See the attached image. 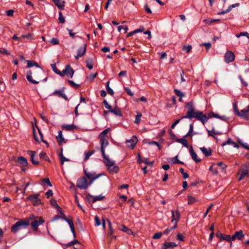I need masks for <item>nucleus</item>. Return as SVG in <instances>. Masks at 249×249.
<instances>
[{
	"mask_svg": "<svg viewBox=\"0 0 249 249\" xmlns=\"http://www.w3.org/2000/svg\"><path fill=\"white\" fill-rule=\"evenodd\" d=\"M185 108L187 109L188 111L184 116H181V119L196 118L201 123H204L206 121V114L200 111H196L195 107L193 100L190 102L185 103Z\"/></svg>",
	"mask_w": 249,
	"mask_h": 249,
	"instance_id": "nucleus-1",
	"label": "nucleus"
},
{
	"mask_svg": "<svg viewBox=\"0 0 249 249\" xmlns=\"http://www.w3.org/2000/svg\"><path fill=\"white\" fill-rule=\"evenodd\" d=\"M104 163L110 174L117 173L119 171V167L115 165V161L110 160L108 157L103 159Z\"/></svg>",
	"mask_w": 249,
	"mask_h": 249,
	"instance_id": "nucleus-2",
	"label": "nucleus"
},
{
	"mask_svg": "<svg viewBox=\"0 0 249 249\" xmlns=\"http://www.w3.org/2000/svg\"><path fill=\"white\" fill-rule=\"evenodd\" d=\"M29 224V221L28 220L18 221L12 226L11 231L15 233L21 228H25Z\"/></svg>",
	"mask_w": 249,
	"mask_h": 249,
	"instance_id": "nucleus-3",
	"label": "nucleus"
},
{
	"mask_svg": "<svg viewBox=\"0 0 249 249\" xmlns=\"http://www.w3.org/2000/svg\"><path fill=\"white\" fill-rule=\"evenodd\" d=\"M39 195V193L31 195L26 198V200L30 201L32 204L35 206H38L41 203V199L38 198Z\"/></svg>",
	"mask_w": 249,
	"mask_h": 249,
	"instance_id": "nucleus-4",
	"label": "nucleus"
},
{
	"mask_svg": "<svg viewBox=\"0 0 249 249\" xmlns=\"http://www.w3.org/2000/svg\"><path fill=\"white\" fill-rule=\"evenodd\" d=\"M249 172V166L246 164L242 165L241 169L238 173V175L239 176L238 179L239 181L242 180Z\"/></svg>",
	"mask_w": 249,
	"mask_h": 249,
	"instance_id": "nucleus-5",
	"label": "nucleus"
},
{
	"mask_svg": "<svg viewBox=\"0 0 249 249\" xmlns=\"http://www.w3.org/2000/svg\"><path fill=\"white\" fill-rule=\"evenodd\" d=\"M76 186L80 189H86L88 187V182L87 178L85 177L79 178L77 181Z\"/></svg>",
	"mask_w": 249,
	"mask_h": 249,
	"instance_id": "nucleus-6",
	"label": "nucleus"
},
{
	"mask_svg": "<svg viewBox=\"0 0 249 249\" xmlns=\"http://www.w3.org/2000/svg\"><path fill=\"white\" fill-rule=\"evenodd\" d=\"M65 89V87H62L61 89L57 90H55L51 94V96H56L59 98H62L64 99L66 101H68L69 99L66 95L64 93V91Z\"/></svg>",
	"mask_w": 249,
	"mask_h": 249,
	"instance_id": "nucleus-7",
	"label": "nucleus"
},
{
	"mask_svg": "<svg viewBox=\"0 0 249 249\" xmlns=\"http://www.w3.org/2000/svg\"><path fill=\"white\" fill-rule=\"evenodd\" d=\"M237 116L244 120L249 121V105L245 108L242 109L239 112H238Z\"/></svg>",
	"mask_w": 249,
	"mask_h": 249,
	"instance_id": "nucleus-8",
	"label": "nucleus"
},
{
	"mask_svg": "<svg viewBox=\"0 0 249 249\" xmlns=\"http://www.w3.org/2000/svg\"><path fill=\"white\" fill-rule=\"evenodd\" d=\"M101 143V152L103 159L108 156L105 154V147L108 144V141L107 138H100Z\"/></svg>",
	"mask_w": 249,
	"mask_h": 249,
	"instance_id": "nucleus-9",
	"label": "nucleus"
},
{
	"mask_svg": "<svg viewBox=\"0 0 249 249\" xmlns=\"http://www.w3.org/2000/svg\"><path fill=\"white\" fill-rule=\"evenodd\" d=\"M61 72L64 74V76L66 75L68 77L72 78L73 76L74 71L70 64H68L65 66V69Z\"/></svg>",
	"mask_w": 249,
	"mask_h": 249,
	"instance_id": "nucleus-10",
	"label": "nucleus"
},
{
	"mask_svg": "<svg viewBox=\"0 0 249 249\" xmlns=\"http://www.w3.org/2000/svg\"><path fill=\"white\" fill-rule=\"evenodd\" d=\"M45 221L41 217L38 218V219L33 220L30 224L32 229L34 231H37L39 225L44 223Z\"/></svg>",
	"mask_w": 249,
	"mask_h": 249,
	"instance_id": "nucleus-11",
	"label": "nucleus"
},
{
	"mask_svg": "<svg viewBox=\"0 0 249 249\" xmlns=\"http://www.w3.org/2000/svg\"><path fill=\"white\" fill-rule=\"evenodd\" d=\"M172 213V222L175 221V224H177V226L178 225V223L180 219V214L178 211V210H177L176 211L171 210V211Z\"/></svg>",
	"mask_w": 249,
	"mask_h": 249,
	"instance_id": "nucleus-12",
	"label": "nucleus"
},
{
	"mask_svg": "<svg viewBox=\"0 0 249 249\" xmlns=\"http://www.w3.org/2000/svg\"><path fill=\"white\" fill-rule=\"evenodd\" d=\"M215 236L217 238H219L220 241L225 240L230 242L231 245L232 244L231 243V236L230 235L223 234L219 231L215 233Z\"/></svg>",
	"mask_w": 249,
	"mask_h": 249,
	"instance_id": "nucleus-13",
	"label": "nucleus"
},
{
	"mask_svg": "<svg viewBox=\"0 0 249 249\" xmlns=\"http://www.w3.org/2000/svg\"><path fill=\"white\" fill-rule=\"evenodd\" d=\"M225 61L226 63H230L234 61L235 56L234 53L231 51H227L224 56Z\"/></svg>",
	"mask_w": 249,
	"mask_h": 249,
	"instance_id": "nucleus-14",
	"label": "nucleus"
},
{
	"mask_svg": "<svg viewBox=\"0 0 249 249\" xmlns=\"http://www.w3.org/2000/svg\"><path fill=\"white\" fill-rule=\"evenodd\" d=\"M104 112L105 114H107L108 112H111L118 116H122L123 115L122 112L120 108L117 106H115V107L113 108L111 107V109H109L108 111L104 110Z\"/></svg>",
	"mask_w": 249,
	"mask_h": 249,
	"instance_id": "nucleus-15",
	"label": "nucleus"
},
{
	"mask_svg": "<svg viewBox=\"0 0 249 249\" xmlns=\"http://www.w3.org/2000/svg\"><path fill=\"white\" fill-rule=\"evenodd\" d=\"M27 153L31 156V161L32 163L34 165L38 164L39 162L37 160V158H36V159L35 158L36 152L34 151L28 150Z\"/></svg>",
	"mask_w": 249,
	"mask_h": 249,
	"instance_id": "nucleus-16",
	"label": "nucleus"
},
{
	"mask_svg": "<svg viewBox=\"0 0 249 249\" xmlns=\"http://www.w3.org/2000/svg\"><path fill=\"white\" fill-rule=\"evenodd\" d=\"M189 152L192 159L194 161H195L196 163H199L201 161V160L197 158V156L193 150L192 146H191Z\"/></svg>",
	"mask_w": 249,
	"mask_h": 249,
	"instance_id": "nucleus-17",
	"label": "nucleus"
},
{
	"mask_svg": "<svg viewBox=\"0 0 249 249\" xmlns=\"http://www.w3.org/2000/svg\"><path fill=\"white\" fill-rule=\"evenodd\" d=\"M16 162L22 165L24 167L27 166L28 165L27 160L22 156L18 157L16 160Z\"/></svg>",
	"mask_w": 249,
	"mask_h": 249,
	"instance_id": "nucleus-18",
	"label": "nucleus"
},
{
	"mask_svg": "<svg viewBox=\"0 0 249 249\" xmlns=\"http://www.w3.org/2000/svg\"><path fill=\"white\" fill-rule=\"evenodd\" d=\"M177 246L175 242H164L161 247V249H168L169 248H174Z\"/></svg>",
	"mask_w": 249,
	"mask_h": 249,
	"instance_id": "nucleus-19",
	"label": "nucleus"
},
{
	"mask_svg": "<svg viewBox=\"0 0 249 249\" xmlns=\"http://www.w3.org/2000/svg\"><path fill=\"white\" fill-rule=\"evenodd\" d=\"M200 150L206 157L212 155V150L210 147L208 148V149L205 147H200Z\"/></svg>",
	"mask_w": 249,
	"mask_h": 249,
	"instance_id": "nucleus-20",
	"label": "nucleus"
},
{
	"mask_svg": "<svg viewBox=\"0 0 249 249\" xmlns=\"http://www.w3.org/2000/svg\"><path fill=\"white\" fill-rule=\"evenodd\" d=\"M32 72L31 71H28L26 73V78L28 81L34 84H38L39 82L34 80L32 76Z\"/></svg>",
	"mask_w": 249,
	"mask_h": 249,
	"instance_id": "nucleus-21",
	"label": "nucleus"
},
{
	"mask_svg": "<svg viewBox=\"0 0 249 249\" xmlns=\"http://www.w3.org/2000/svg\"><path fill=\"white\" fill-rule=\"evenodd\" d=\"M53 2L54 3L55 5L60 10H63L64 9L65 3V1H59L58 0H53Z\"/></svg>",
	"mask_w": 249,
	"mask_h": 249,
	"instance_id": "nucleus-22",
	"label": "nucleus"
},
{
	"mask_svg": "<svg viewBox=\"0 0 249 249\" xmlns=\"http://www.w3.org/2000/svg\"><path fill=\"white\" fill-rule=\"evenodd\" d=\"M77 128V126L74 124H65L62 126V128L66 131H73Z\"/></svg>",
	"mask_w": 249,
	"mask_h": 249,
	"instance_id": "nucleus-23",
	"label": "nucleus"
},
{
	"mask_svg": "<svg viewBox=\"0 0 249 249\" xmlns=\"http://www.w3.org/2000/svg\"><path fill=\"white\" fill-rule=\"evenodd\" d=\"M119 230L127 233L129 235L132 234L133 233L132 231L124 225H121V226L119 227Z\"/></svg>",
	"mask_w": 249,
	"mask_h": 249,
	"instance_id": "nucleus-24",
	"label": "nucleus"
},
{
	"mask_svg": "<svg viewBox=\"0 0 249 249\" xmlns=\"http://www.w3.org/2000/svg\"><path fill=\"white\" fill-rule=\"evenodd\" d=\"M138 162L139 163H142V162H143L144 163H145L146 164H149L151 166H152L153 163H154V161H151V162H149L148 161V159H145V160H141V154L140 153H139L138 154Z\"/></svg>",
	"mask_w": 249,
	"mask_h": 249,
	"instance_id": "nucleus-25",
	"label": "nucleus"
},
{
	"mask_svg": "<svg viewBox=\"0 0 249 249\" xmlns=\"http://www.w3.org/2000/svg\"><path fill=\"white\" fill-rule=\"evenodd\" d=\"M86 44H84L83 46L80 47L77 50V54L79 56H83L86 53Z\"/></svg>",
	"mask_w": 249,
	"mask_h": 249,
	"instance_id": "nucleus-26",
	"label": "nucleus"
},
{
	"mask_svg": "<svg viewBox=\"0 0 249 249\" xmlns=\"http://www.w3.org/2000/svg\"><path fill=\"white\" fill-rule=\"evenodd\" d=\"M27 68H31L34 66L36 67V68H41L40 67V66L38 65V64L36 62V61H33V60H27Z\"/></svg>",
	"mask_w": 249,
	"mask_h": 249,
	"instance_id": "nucleus-27",
	"label": "nucleus"
},
{
	"mask_svg": "<svg viewBox=\"0 0 249 249\" xmlns=\"http://www.w3.org/2000/svg\"><path fill=\"white\" fill-rule=\"evenodd\" d=\"M60 159V163L62 165L64 164L65 161H70V160L68 158H66L63 156V148H61L60 153L58 154Z\"/></svg>",
	"mask_w": 249,
	"mask_h": 249,
	"instance_id": "nucleus-28",
	"label": "nucleus"
},
{
	"mask_svg": "<svg viewBox=\"0 0 249 249\" xmlns=\"http://www.w3.org/2000/svg\"><path fill=\"white\" fill-rule=\"evenodd\" d=\"M86 67L89 69L91 70L93 68V60L92 58H88L86 61Z\"/></svg>",
	"mask_w": 249,
	"mask_h": 249,
	"instance_id": "nucleus-29",
	"label": "nucleus"
},
{
	"mask_svg": "<svg viewBox=\"0 0 249 249\" xmlns=\"http://www.w3.org/2000/svg\"><path fill=\"white\" fill-rule=\"evenodd\" d=\"M127 146L131 149H133L136 145V142L133 140H128L126 141Z\"/></svg>",
	"mask_w": 249,
	"mask_h": 249,
	"instance_id": "nucleus-30",
	"label": "nucleus"
},
{
	"mask_svg": "<svg viewBox=\"0 0 249 249\" xmlns=\"http://www.w3.org/2000/svg\"><path fill=\"white\" fill-rule=\"evenodd\" d=\"M184 138L176 139V142L181 143L184 147L188 148L189 146L188 142Z\"/></svg>",
	"mask_w": 249,
	"mask_h": 249,
	"instance_id": "nucleus-31",
	"label": "nucleus"
},
{
	"mask_svg": "<svg viewBox=\"0 0 249 249\" xmlns=\"http://www.w3.org/2000/svg\"><path fill=\"white\" fill-rule=\"evenodd\" d=\"M193 130H194V126H193V124H191L189 125V131L188 132L187 134L184 136V137L186 138V137H187L189 136H190L192 137L194 135L196 134V133H193Z\"/></svg>",
	"mask_w": 249,
	"mask_h": 249,
	"instance_id": "nucleus-32",
	"label": "nucleus"
},
{
	"mask_svg": "<svg viewBox=\"0 0 249 249\" xmlns=\"http://www.w3.org/2000/svg\"><path fill=\"white\" fill-rule=\"evenodd\" d=\"M56 139L59 145H61L62 142L64 141V138L62 136V132L61 130L58 131V135L56 137Z\"/></svg>",
	"mask_w": 249,
	"mask_h": 249,
	"instance_id": "nucleus-33",
	"label": "nucleus"
},
{
	"mask_svg": "<svg viewBox=\"0 0 249 249\" xmlns=\"http://www.w3.org/2000/svg\"><path fill=\"white\" fill-rule=\"evenodd\" d=\"M84 173L85 174V176L86 177L89 179V178H94V177H96L97 175L95 174V173L94 172H88L86 170H84Z\"/></svg>",
	"mask_w": 249,
	"mask_h": 249,
	"instance_id": "nucleus-34",
	"label": "nucleus"
},
{
	"mask_svg": "<svg viewBox=\"0 0 249 249\" xmlns=\"http://www.w3.org/2000/svg\"><path fill=\"white\" fill-rule=\"evenodd\" d=\"M51 67L52 68L53 70L55 73L59 75L61 77H64V74L57 69L55 64H52Z\"/></svg>",
	"mask_w": 249,
	"mask_h": 249,
	"instance_id": "nucleus-35",
	"label": "nucleus"
},
{
	"mask_svg": "<svg viewBox=\"0 0 249 249\" xmlns=\"http://www.w3.org/2000/svg\"><path fill=\"white\" fill-rule=\"evenodd\" d=\"M215 165L219 166V169L221 170L222 172H225L226 169L227 167V165L224 164L223 162H219L216 164H215Z\"/></svg>",
	"mask_w": 249,
	"mask_h": 249,
	"instance_id": "nucleus-36",
	"label": "nucleus"
},
{
	"mask_svg": "<svg viewBox=\"0 0 249 249\" xmlns=\"http://www.w3.org/2000/svg\"><path fill=\"white\" fill-rule=\"evenodd\" d=\"M110 128H107V129H105L99 135V138H107V135L108 133V132L110 131Z\"/></svg>",
	"mask_w": 249,
	"mask_h": 249,
	"instance_id": "nucleus-37",
	"label": "nucleus"
},
{
	"mask_svg": "<svg viewBox=\"0 0 249 249\" xmlns=\"http://www.w3.org/2000/svg\"><path fill=\"white\" fill-rule=\"evenodd\" d=\"M104 198H105V196H102V195L93 196V197L91 200V203H95L97 201H100V200L104 199Z\"/></svg>",
	"mask_w": 249,
	"mask_h": 249,
	"instance_id": "nucleus-38",
	"label": "nucleus"
},
{
	"mask_svg": "<svg viewBox=\"0 0 249 249\" xmlns=\"http://www.w3.org/2000/svg\"><path fill=\"white\" fill-rule=\"evenodd\" d=\"M235 234L237 239L239 240H241L242 238L244 237V234H243V232L242 230L236 231L235 232Z\"/></svg>",
	"mask_w": 249,
	"mask_h": 249,
	"instance_id": "nucleus-39",
	"label": "nucleus"
},
{
	"mask_svg": "<svg viewBox=\"0 0 249 249\" xmlns=\"http://www.w3.org/2000/svg\"><path fill=\"white\" fill-rule=\"evenodd\" d=\"M188 205H192L194 203H195L196 202L197 200L196 199L192 196H188Z\"/></svg>",
	"mask_w": 249,
	"mask_h": 249,
	"instance_id": "nucleus-40",
	"label": "nucleus"
},
{
	"mask_svg": "<svg viewBox=\"0 0 249 249\" xmlns=\"http://www.w3.org/2000/svg\"><path fill=\"white\" fill-rule=\"evenodd\" d=\"M36 126L38 129V133H39V136L40 137V138L41 139V141L43 142H44V143H45L47 147H48L49 146V144L48 142L46 140H44L43 139V135L42 133L41 132V131L40 130V129L37 127V126L36 125Z\"/></svg>",
	"mask_w": 249,
	"mask_h": 249,
	"instance_id": "nucleus-41",
	"label": "nucleus"
},
{
	"mask_svg": "<svg viewBox=\"0 0 249 249\" xmlns=\"http://www.w3.org/2000/svg\"><path fill=\"white\" fill-rule=\"evenodd\" d=\"M67 81L68 83L70 84V85L72 88H74L75 89H78L80 87V85L75 83L72 80L68 79Z\"/></svg>",
	"mask_w": 249,
	"mask_h": 249,
	"instance_id": "nucleus-42",
	"label": "nucleus"
},
{
	"mask_svg": "<svg viewBox=\"0 0 249 249\" xmlns=\"http://www.w3.org/2000/svg\"><path fill=\"white\" fill-rule=\"evenodd\" d=\"M95 152L94 150L91 151L86 152L85 153L84 161L87 160L90 156H91Z\"/></svg>",
	"mask_w": 249,
	"mask_h": 249,
	"instance_id": "nucleus-43",
	"label": "nucleus"
},
{
	"mask_svg": "<svg viewBox=\"0 0 249 249\" xmlns=\"http://www.w3.org/2000/svg\"><path fill=\"white\" fill-rule=\"evenodd\" d=\"M177 227V224H174V225L171 228H167L163 232V234H168L171 231L175 230Z\"/></svg>",
	"mask_w": 249,
	"mask_h": 249,
	"instance_id": "nucleus-44",
	"label": "nucleus"
},
{
	"mask_svg": "<svg viewBox=\"0 0 249 249\" xmlns=\"http://www.w3.org/2000/svg\"><path fill=\"white\" fill-rule=\"evenodd\" d=\"M172 162L174 164H184V163L183 161L179 160L178 159V155L176 156L172 160Z\"/></svg>",
	"mask_w": 249,
	"mask_h": 249,
	"instance_id": "nucleus-45",
	"label": "nucleus"
},
{
	"mask_svg": "<svg viewBox=\"0 0 249 249\" xmlns=\"http://www.w3.org/2000/svg\"><path fill=\"white\" fill-rule=\"evenodd\" d=\"M102 175H103V174L99 173V174H97L96 176V177H94V178H89V181L88 182V186L91 185L94 180L97 179L98 178H99L100 177L102 176Z\"/></svg>",
	"mask_w": 249,
	"mask_h": 249,
	"instance_id": "nucleus-46",
	"label": "nucleus"
},
{
	"mask_svg": "<svg viewBox=\"0 0 249 249\" xmlns=\"http://www.w3.org/2000/svg\"><path fill=\"white\" fill-rule=\"evenodd\" d=\"M109 82L108 81L107 82V85H106L107 91L108 94H110L111 95H113L114 93L113 89L109 87Z\"/></svg>",
	"mask_w": 249,
	"mask_h": 249,
	"instance_id": "nucleus-47",
	"label": "nucleus"
},
{
	"mask_svg": "<svg viewBox=\"0 0 249 249\" xmlns=\"http://www.w3.org/2000/svg\"><path fill=\"white\" fill-rule=\"evenodd\" d=\"M213 116H214V112L211 111L209 112L207 115H206V119H205L206 121L204 123H202L203 124H204L208 120L209 118H213Z\"/></svg>",
	"mask_w": 249,
	"mask_h": 249,
	"instance_id": "nucleus-48",
	"label": "nucleus"
},
{
	"mask_svg": "<svg viewBox=\"0 0 249 249\" xmlns=\"http://www.w3.org/2000/svg\"><path fill=\"white\" fill-rule=\"evenodd\" d=\"M58 20H59V22L60 23H64L65 22V18L63 17L62 13L61 12H59Z\"/></svg>",
	"mask_w": 249,
	"mask_h": 249,
	"instance_id": "nucleus-49",
	"label": "nucleus"
},
{
	"mask_svg": "<svg viewBox=\"0 0 249 249\" xmlns=\"http://www.w3.org/2000/svg\"><path fill=\"white\" fill-rule=\"evenodd\" d=\"M213 118H218L224 121H226L227 119V118L225 116H220L217 113H214V116H213Z\"/></svg>",
	"mask_w": 249,
	"mask_h": 249,
	"instance_id": "nucleus-50",
	"label": "nucleus"
},
{
	"mask_svg": "<svg viewBox=\"0 0 249 249\" xmlns=\"http://www.w3.org/2000/svg\"><path fill=\"white\" fill-rule=\"evenodd\" d=\"M174 92L176 94V95L179 97H183L185 96V95L184 93H183L180 90L175 89H174Z\"/></svg>",
	"mask_w": 249,
	"mask_h": 249,
	"instance_id": "nucleus-51",
	"label": "nucleus"
},
{
	"mask_svg": "<svg viewBox=\"0 0 249 249\" xmlns=\"http://www.w3.org/2000/svg\"><path fill=\"white\" fill-rule=\"evenodd\" d=\"M65 221H66L68 223L71 229H72L74 228L73 221L71 218V219L67 218V220H66Z\"/></svg>",
	"mask_w": 249,
	"mask_h": 249,
	"instance_id": "nucleus-52",
	"label": "nucleus"
},
{
	"mask_svg": "<svg viewBox=\"0 0 249 249\" xmlns=\"http://www.w3.org/2000/svg\"><path fill=\"white\" fill-rule=\"evenodd\" d=\"M50 42L53 45H58L59 43V41L57 38L53 37L50 40Z\"/></svg>",
	"mask_w": 249,
	"mask_h": 249,
	"instance_id": "nucleus-53",
	"label": "nucleus"
},
{
	"mask_svg": "<svg viewBox=\"0 0 249 249\" xmlns=\"http://www.w3.org/2000/svg\"><path fill=\"white\" fill-rule=\"evenodd\" d=\"M215 164H213L212 166H211L210 167H209V170L210 171H211L213 172V175H217L218 174V171H217V169H215L214 170H213V167L215 166Z\"/></svg>",
	"mask_w": 249,
	"mask_h": 249,
	"instance_id": "nucleus-54",
	"label": "nucleus"
},
{
	"mask_svg": "<svg viewBox=\"0 0 249 249\" xmlns=\"http://www.w3.org/2000/svg\"><path fill=\"white\" fill-rule=\"evenodd\" d=\"M142 113L140 112L137 113V115L136 116V119L135 120V124H139L141 121V117L142 116Z\"/></svg>",
	"mask_w": 249,
	"mask_h": 249,
	"instance_id": "nucleus-55",
	"label": "nucleus"
},
{
	"mask_svg": "<svg viewBox=\"0 0 249 249\" xmlns=\"http://www.w3.org/2000/svg\"><path fill=\"white\" fill-rule=\"evenodd\" d=\"M50 203L55 208H56L57 207H58V205L57 203L56 200L54 199H51L50 200Z\"/></svg>",
	"mask_w": 249,
	"mask_h": 249,
	"instance_id": "nucleus-56",
	"label": "nucleus"
},
{
	"mask_svg": "<svg viewBox=\"0 0 249 249\" xmlns=\"http://www.w3.org/2000/svg\"><path fill=\"white\" fill-rule=\"evenodd\" d=\"M124 89L128 95L131 97H133L134 96V93L131 91V90L129 88L124 87Z\"/></svg>",
	"mask_w": 249,
	"mask_h": 249,
	"instance_id": "nucleus-57",
	"label": "nucleus"
},
{
	"mask_svg": "<svg viewBox=\"0 0 249 249\" xmlns=\"http://www.w3.org/2000/svg\"><path fill=\"white\" fill-rule=\"evenodd\" d=\"M169 134L170 136V139L172 140H175L176 141V139H178L177 138L176 135L174 134V133L173 132L172 130H169Z\"/></svg>",
	"mask_w": 249,
	"mask_h": 249,
	"instance_id": "nucleus-58",
	"label": "nucleus"
},
{
	"mask_svg": "<svg viewBox=\"0 0 249 249\" xmlns=\"http://www.w3.org/2000/svg\"><path fill=\"white\" fill-rule=\"evenodd\" d=\"M220 19H211L210 20H204V22H205L207 24H211L213 22H219Z\"/></svg>",
	"mask_w": 249,
	"mask_h": 249,
	"instance_id": "nucleus-59",
	"label": "nucleus"
},
{
	"mask_svg": "<svg viewBox=\"0 0 249 249\" xmlns=\"http://www.w3.org/2000/svg\"><path fill=\"white\" fill-rule=\"evenodd\" d=\"M95 219V226H99L101 224V222L100 221V218L97 215H96L94 217Z\"/></svg>",
	"mask_w": 249,
	"mask_h": 249,
	"instance_id": "nucleus-60",
	"label": "nucleus"
},
{
	"mask_svg": "<svg viewBox=\"0 0 249 249\" xmlns=\"http://www.w3.org/2000/svg\"><path fill=\"white\" fill-rule=\"evenodd\" d=\"M162 234V232H157L153 236V239H158L161 237V235Z\"/></svg>",
	"mask_w": 249,
	"mask_h": 249,
	"instance_id": "nucleus-61",
	"label": "nucleus"
},
{
	"mask_svg": "<svg viewBox=\"0 0 249 249\" xmlns=\"http://www.w3.org/2000/svg\"><path fill=\"white\" fill-rule=\"evenodd\" d=\"M233 111H234V113L237 116L238 112H239V111L238 110L237 105L236 103H233Z\"/></svg>",
	"mask_w": 249,
	"mask_h": 249,
	"instance_id": "nucleus-62",
	"label": "nucleus"
},
{
	"mask_svg": "<svg viewBox=\"0 0 249 249\" xmlns=\"http://www.w3.org/2000/svg\"><path fill=\"white\" fill-rule=\"evenodd\" d=\"M192 49L191 45L184 46L183 47V50L186 53H189Z\"/></svg>",
	"mask_w": 249,
	"mask_h": 249,
	"instance_id": "nucleus-63",
	"label": "nucleus"
},
{
	"mask_svg": "<svg viewBox=\"0 0 249 249\" xmlns=\"http://www.w3.org/2000/svg\"><path fill=\"white\" fill-rule=\"evenodd\" d=\"M45 195L46 196V197L49 198L53 195V191L51 189L48 190V191L46 193Z\"/></svg>",
	"mask_w": 249,
	"mask_h": 249,
	"instance_id": "nucleus-64",
	"label": "nucleus"
}]
</instances>
